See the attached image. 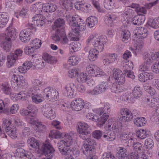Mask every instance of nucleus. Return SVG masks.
I'll use <instances>...</instances> for the list:
<instances>
[{
  "label": "nucleus",
  "instance_id": "f257e3e1",
  "mask_svg": "<svg viewBox=\"0 0 159 159\" xmlns=\"http://www.w3.org/2000/svg\"><path fill=\"white\" fill-rule=\"evenodd\" d=\"M107 42V37L105 36H98L97 35L90 36L88 39L87 42H90L95 48L91 49L89 52L88 56L91 61H93L97 58L99 52L102 51L104 48V44Z\"/></svg>",
  "mask_w": 159,
  "mask_h": 159
},
{
  "label": "nucleus",
  "instance_id": "f03ea898",
  "mask_svg": "<svg viewBox=\"0 0 159 159\" xmlns=\"http://www.w3.org/2000/svg\"><path fill=\"white\" fill-rule=\"evenodd\" d=\"M78 125L77 131L80 134V137L85 140L84 144L90 145L96 144L94 141L90 138V130L89 128V126L87 123L80 122L78 123Z\"/></svg>",
  "mask_w": 159,
  "mask_h": 159
},
{
  "label": "nucleus",
  "instance_id": "7ed1b4c3",
  "mask_svg": "<svg viewBox=\"0 0 159 159\" xmlns=\"http://www.w3.org/2000/svg\"><path fill=\"white\" fill-rule=\"evenodd\" d=\"M64 17L75 33L78 34L80 31H83L86 29L85 23L80 18H75L70 14H66Z\"/></svg>",
  "mask_w": 159,
  "mask_h": 159
},
{
  "label": "nucleus",
  "instance_id": "20e7f679",
  "mask_svg": "<svg viewBox=\"0 0 159 159\" xmlns=\"http://www.w3.org/2000/svg\"><path fill=\"white\" fill-rule=\"evenodd\" d=\"M108 124L105 126L106 130L103 134V138L107 141H112L115 139L118 135L119 129L116 123L109 120Z\"/></svg>",
  "mask_w": 159,
  "mask_h": 159
},
{
  "label": "nucleus",
  "instance_id": "39448f33",
  "mask_svg": "<svg viewBox=\"0 0 159 159\" xmlns=\"http://www.w3.org/2000/svg\"><path fill=\"white\" fill-rule=\"evenodd\" d=\"M57 146L60 152L62 155L70 156L66 157L65 159H74L72 157V154H74V152L69 147V142H65L61 140L57 143Z\"/></svg>",
  "mask_w": 159,
  "mask_h": 159
},
{
  "label": "nucleus",
  "instance_id": "423d86ee",
  "mask_svg": "<svg viewBox=\"0 0 159 159\" xmlns=\"http://www.w3.org/2000/svg\"><path fill=\"white\" fill-rule=\"evenodd\" d=\"M16 71L15 70L12 71L11 73V86L15 90H17L20 88L24 82V77L21 75L16 74Z\"/></svg>",
  "mask_w": 159,
  "mask_h": 159
},
{
  "label": "nucleus",
  "instance_id": "0eeeda50",
  "mask_svg": "<svg viewBox=\"0 0 159 159\" xmlns=\"http://www.w3.org/2000/svg\"><path fill=\"white\" fill-rule=\"evenodd\" d=\"M135 151L137 152L131 153L129 159H146V157L143 151L142 144L137 142L135 143L133 146Z\"/></svg>",
  "mask_w": 159,
  "mask_h": 159
},
{
  "label": "nucleus",
  "instance_id": "6e6552de",
  "mask_svg": "<svg viewBox=\"0 0 159 159\" xmlns=\"http://www.w3.org/2000/svg\"><path fill=\"white\" fill-rule=\"evenodd\" d=\"M31 8V9H30V11L32 13L35 14L32 18L33 22H34V23H36L37 25L40 23L41 25H42L46 21V18L42 15L39 14L40 11L35 4L32 5Z\"/></svg>",
  "mask_w": 159,
  "mask_h": 159
},
{
  "label": "nucleus",
  "instance_id": "1a4fd4ad",
  "mask_svg": "<svg viewBox=\"0 0 159 159\" xmlns=\"http://www.w3.org/2000/svg\"><path fill=\"white\" fill-rule=\"evenodd\" d=\"M7 103L2 100H0V113L2 111L7 115L15 114L19 108L18 104H14L12 105L9 109L7 108Z\"/></svg>",
  "mask_w": 159,
  "mask_h": 159
},
{
  "label": "nucleus",
  "instance_id": "9d476101",
  "mask_svg": "<svg viewBox=\"0 0 159 159\" xmlns=\"http://www.w3.org/2000/svg\"><path fill=\"white\" fill-rule=\"evenodd\" d=\"M53 109L51 104L47 103L43 106L41 108V111L44 116L52 120L56 116V113Z\"/></svg>",
  "mask_w": 159,
  "mask_h": 159
},
{
  "label": "nucleus",
  "instance_id": "9b49d317",
  "mask_svg": "<svg viewBox=\"0 0 159 159\" xmlns=\"http://www.w3.org/2000/svg\"><path fill=\"white\" fill-rule=\"evenodd\" d=\"M120 114L119 120L123 123L131 121L133 118V114L130 110L127 108H123L121 109Z\"/></svg>",
  "mask_w": 159,
  "mask_h": 159
},
{
  "label": "nucleus",
  "instance_id": "f8f14e48",
  "mask_svg": "<svg viewBox=\"0 0 159 159\" xmlns=\"http://www.w3.org/2000/svg\"><path fill=\"white\" fill-rule=\"evenodd\" d=\"M43 154L48 159H51L53 156L55 150L49 143H44L42 148Z\"/></svg>",
  "mask_w": 159,
  "mask_h": 159
},
{
  "label": "nucleus",
  "instance_id": "ddd939ff",
  "mask_svg": "<svg viewBox=\"0 0 159 159\" xmlns=\"http://www.w3.org/2000/svg\"><path fill=\"white\" fill-rule=\"evenodd\" d=\"M43 96L50 101L56 100L58 95V92L52 88H47L43 91Z\"/></svg>",
  "mask_w": 159,
  "mask_h": 159
},
{
  "label": "nucleus",
  "instance_id": "4468645a",
  "mask_svg": "<svg viewBox=\"0 0 159 159\" xmlns=\"http://www.w3.org/2000/svg\"><path fill=\"white\" fill-rule=\"evenodd\" d=\"M93 146L84 143L82 148L83 153L87 157H91L89 159H96V157L94 155L95 149L93 148Z\"/></svg>",
  "mask_w": 159,
  "mask_h": 159
},
{
  "label": "nucleus",
  "instance_id": "2eb2a0df",
  "mask_svg": "<svg viewBox=\"0 0 159 159\" xmlns=\"http://www.w3.org/2000/svg\"><path fill=\"white\" fill-rule=\"evenodd\" d=\"M37 55L36 54L32 55V58L30 60V68H32L33 69L38 68L42 69L45 65V64L43 61L39 62L40 60H39V59L36 56Z\"/></svg>",
  "mask_w": 159,
  "mask_h": 159
},
{
  "label": "nucleus",
  "instance_id": "dca6fc26",
  "mask_svg": "<svg viewBox=\"0 0 159 159\" xmlns=\"http://www.w3.org/2000/svg\"><path fill=\"white\" fill-rule=\"evenodd\" d=\"M134 34L136 38L143 39L147 37L148 34V31L146 28L139 27L134 30Z\"/></svg>",
  "mask_w": 159,
  "mask_h": 159
},
{
  "label": "nucleus",
  "instance_id": "f3484780",
  "mask_svg": "<svg viewBox=\"0 0 159 159\" xmlns=\"http://www.w3.org/2000/svg\"><path fill=\"white\" fill-rule=\"evenodd\" d=\"M109 85L107 82H103L97 85L91 92L92 95H97L104 92L108 89Z\"/></svg>",
  "mask_w": 159,
  "mask_h": 159
},
{
  "label": "nucleus",
  "instance_id": "a211bd4d",
  "mask_svg": "<svg viewBox=\"0 0 159 159\" xmlns=\"http://www.w3.org/2000/svg\"><path fill=\"white\" fill-rule=\"evenodd\" d=\"M70 105L73 110L80 111L84 107V101L80 98L73 100L71 102Z\"/></svg>",
  "mask_w": 159,
  "mask_h": 159
},
{
  "label": "nucleus",
  "instance_id": "6ab92c4d",
  "mask_svg": "<svg viewBox=\"0 0 159 159\" xmlns=\"http://www.w3.org/2000/svg\"><path fill=\"white\" fill-rule=\"evenodd\" d=\"M7 37L5 39L8 41L13 40L16 37V30L12 28V25L10 24L7 27L6 32Z\"/></svg>",
  "mask_w": 159,
  "mask_h": 159
},
{
  "label": "nucleus",
  "instance_id": "aec40b11",
  "mask_svg": "<svg viewBox=\"0 0 159 159\" xmlns=\"http://www.w3.org/2000/svg\"><path fill=\"white\" fill-rule=\"evenodd\" d=\"M30 125L35 130H38L39 132H43L46 129V126L41 122H38L37 119L33 120L30 118Z\"/></svg>",
  "mask_w": 159,
  "mask_h": 159
},
{
  "label": "nucleus",
  "instance_id": "412c9836",
  "mask_svg": "<svg viewBox=\"0 0 159 159\" xmlns=\"http://www.w3.org/2000/svg\"><path fill=\"white\" fill-rule=\"evenodd\" d=\"M65 21L64 18L61 17L56 19L54 22V24L52 25L53 30L59 29L61 31H63Z\"/></svg>",
  "mask_w": 159,
  "mask_h": 159
},
{
  "label": "nucleus",
  "instance_id": "4be33fe9",
  "mask_svg": "<svg viewBox=\"0 0 159 159\" xmlns=\"http://www.w3.org/2000/svg\"><path fill=\"white\" fill-rule=\"evenodd\" d=\"M30 29H25L21 31L20 34V39L24 43H28L30 40Z\"/></svg>",
  "mask_w": 159,
  "mask_h": 159
},
{
  "label": "nucleus",
  "instance_id": "5701e85b",
  "mask_svg": "<svg viewBox=\"0 0 159 159\" xmlns=\"http://www.w3.org/2000/svg\"><path fill=\"white\" fill-rule=\"evenodd\" d=\"M57 8V6L55 4L46 3L43 5L41 11L44 12H53L56 10Z\"/></svg>",
  "mask_w": 159,
  "mask_h": 159
},
{
  "label": "nucleus",
  "instance_id": "b1692460",
  "mask_svg": "<svg viewBox=\"0 0 159 159\" xmlns=\"http://www.w3.org/2000/svg\"><path fill=\"white\" fill-rule=\"evenodd\" d=\"M130 7L135 8V11L139 15H143L147 13V11L146 8L144 7H140L139 4L133 3Z\"/></svg>",
  "mask_w": 159,
  "mask_h": 159
},
{
  "label": "nucleus",
  "instance_id": "393cba45",
  "mask_svg": "<svg viewBox=\"0 0 159 159\" xmlns=\"http://www.w3.org/2000/svg\"><path fill=\"white\" fill-rule=\"evenodd\" d=\"M60 3L62 8L66 11L71 10L72 8L71 0H60Z\"/></svg>",
  "mask_w": 159,
  "mask_h": 159
},
{
  "label": "nucleus",
  "instance_id": "a878e982",
  "mask_svg": "<svg viewBox=\"0 0 159 159\" xmlns=\"http://www.w3.org/2000/svg\"><path fill=\"white\" fill-rule=\"evenodd\" d=\"M72 86H74V84L72 83L66 85L65 87L64 93L65 96L68 97L70 98L73 97V92L72 89H73Z\"/></svg>",
  "mask_w": 159,
  "mask_h": 159
},
{
  "label": "nucleus",
  "instance_id": "bb28decb",
  "mask_svg": "<svg viewBox=\"0 0 159 159\" xmlns=\"http://www.w3.org/2000/svg\"><path fill=\"white\" fill-rule=\"evenodd\" d=\"M18 59V58H17L13 53H11L8 55L7 57V66L10 68L14 66L16 60Z\"/></svg>",
  "mask_w": 159,
  "mask_h": 159
},
{
  "label": "nucleus",
  "instance_id": "cd10ccee",
  "mask_svg": "<svg viewBox=\"0 0 159 159\" xmlns=\"http://www.w3.org/2000/svg\"><path fill=\"white\" fill-rule=\"evenodd\" d=\"M43 58L45 61L44 62L45 65L46 62L50 64H52L56 63L57 61V60L55 57L49 55L47 53L43 54Z\"/></svg>",
  "mask_w": 159,
  "mask_h": 159
},
{
  "label": "nucleus",
  "instance_id": "c85d7f7f",
  "mask_svg": "<svg viewBox=\"0 0 159 159\" xmlns=\"http://www.w3.org/2000/svg\"><path fill=\"white\" fill-rule=\"evenodd\" d=\"M62 36H66V34L64 31H61V30L57 29L56 31L54 34L52 36V39L55 42L60 41Z\"/></svg>",
  "mask_w": 159,
  "mask_h": 159
},
{
  "label": "nucleus",
  "instance_id": "c756f323",
  "mask_svg": "<svg viewBox=\"0 0 159 159\" xmlns=\"http://www.w3.org/2000/svg\"><path fill=\"white\" fill-rule=\"evenodd\" d=\"M30 97L29 92L25 91L24 93L21 92L16 94H15V98L17 100H23L24 99H25V100H26V99H28Z\"/></svg>",
  "mask_w": 159,
  "mask_h": 159
},
{
  "label": "nucleus",
  "instance_id": "7c9ffc66",
  "mask_svg": "<svg viewBox=\"0 0 159 159\" xmlns=\"http://www.w3.org/2000/svg\"><path fill=\"white\" fill-rule=\"evenodd\" d=\"M146 102L148 105L153 108H157L159 106V102L157 98H147Z\"/></svg>",
  "mask_w": 159,
  "mask_h": 159
},
{
  "label": "nucleus",
  "instance_id": "2f4dec72",
  "mask_svg": "<svg viewBox=\"0 0 159 159\" xmlns=\"http://www.w3.org/2000/svg\"><path fill=\"white\" fill-rule=\"evenodd\" d=\"M86 23L89 28H93L97 25L98 19L94 16H91L87 18Z\"/></svg>",
  "mask_w": 159,
  "mask_h": 159
},
{
  "label": "nucleus",
  "instance_id": "473e14b6",
  "mask_svg": "<svg viewBox=\"0 0 159 159\" xmlns=\"http://www.w3.org/2000/svg\"><path fill=\"white\" fill-rule=\"evenodd\" d=\"M145 20L144 16L139 17L138 16H135L132 19V22L135 25H141L143 24Z\"/></svg>",
  "mask_w": 159,
  "mask_h": 159
},
{
  "label": "nucleus",
  "instance_id": "72a5a7b5",
  "mask_svg": "<svg viewBox=\"0 0 159 159\" xmlns=\"http://www.w3.org/2000/svg\"><path fill=\"white\" fill-rule=\"evenodd\" d=\"M149 132L144 129H140L136 132V135L138 138L142 139L148 137Z\"/></svg>",
  "mask_w": 159,
  "mask_h": 159
},
{
  "label": "nucleus",
  "instance_id": "f704fd0d",
  "mask_svg": "<svg viewBox=\"0 0 159 159\" xmlns=\"http://www.w3.org/2000/svg\"><path fill=\"white\" fill-rule=\"evenodd\" d=\"M116 18L115 16L113 15H109L106 16L105 21L109 26L111 27L113 25V21Z\"/></svg>",
  "mask_w": 159,
  "mask_h": 159
},
{
  "label": "nucleus",
  "instance_id": "c9c22d12",
  "mask_svg": "<svg viewBox=\"0 0 159 159\" xmlns=\"http://www.w3.org/2000/svg\"><path fill=\"white\" fill-rule=\"evenodd\" d=\"M8 21V16L4 14H0V28L5 26Z\"/></svg>",
  "mask_w": 159,
  "mask_h": 159
},
{
  "label": "nucleus",
  "instance_id": "e433bc0d",
  "mask_svg": "<svg viewBox=\"0 0 159 159\" xmlns=\"http://www.w3.org/2000/svg\"><path fill=\"white\" fill-rule=\"evenodd\" d=\"M42 44L41 41L39 39H35L31 41L30 47L31 49H37L39 48Z\"/></svg>",
  "mask_w": 159,
  "mask_h": 159
},
{
  "label": "nucleus",
  "instance_id": "4c0bfd02",
  "mask_svg": "<svg viewBox=\"0 0 159 159\" xmlns=\"http://www.w3.org/2000/svg\"><path fill=\"white\" fill-rule=\"evenodd\" d=\"M130 33L128 30H123L121 33L122 41L125 43H127L130 39Z\"/></svg>",
  "mask_w": 159,
  "mask_h": 159
},
{
  "label": "nucleus",
  "instance_id": "58836bf2",
  "mask_svg": "<svg viewBox=\"0 0 159 159\" xmlns=\"http://www.w3.org/2000/svg\"><path fill=\"white\" fill-rule=\"evenodd\" d=\"M32 100L33 102L36 103L38 104L42 102L43 100L42 99V96L40 94H34V93H32Z\"/></svg>",
  "mask_w": 159,
  "mask_h": 159
},
{
  "label": "nucleus",
  "instance_id": "ea45409f",
  "mask_svg": "<svg viewBox=\"0 0 159 159\" xmlns=\"http://www.w3.org/2000/svg\"><path fill=\"white\" fill-rule=\"evenodd\" d=\"M134 124L137 126H143L146 123V120L143 117L134 118Z\"/></svg>",
  "mask_w": 159,
  "mask_h": 159
},
{
  "label": "nucleus",
  "instance_id": "a19ab883",
  "mask_svg": "<svg viewBox=\"0 0 159 159\" xmlns=\"http://www.w3.org/2000/svg\"><path fill=\"white\" fill-rule=\"evenodd\" d=\"M132 93L134 98H138L140 97L142 93L140 86L137 85L134 87Z\"/></svg>",
  "mask_w": 159,
  "mask_h": 159
},
{
  "label": "nucleus",
  "instance_id": "79ce46f5",
  "mask_svg": "<svg viewBox=\"0 0 159 159\" xmlns=\"http://www.w3.org/2000/svg\"><path fill=\"white\" fill-rule=\"evenodd\" d=\"M2 127H5L6 130H10L11 128L12 127V125H11V122L9 120H7L5 118L2 119Z\"/></svg>",
  "mask_w": 159,
  "mask_h": 159
},
{
  "label": "nucleus",
  "instance_id": "37998d69",
  "mask_svg": "<svg viewBox=\"0 0 159 159\" xmlns=\"http://www.w3.org/2000/svg\"><path fill=\"white\" fill-rule=\"evenodd\" d=\"M30 68V63L29 62L25 63L23 64L22 66H19L18 68L19 72L22 73L26 72Z\"/></svg>",
  "mask_w": 159,
  "mask_h": 159
},
{
  "label": "nucleus",
  "instance_id": "c03bdc74",
  "mask_svg": "<svg viewBox=\"0 0 159 159\" xmlns=\"http://www.w3.org/2000/svg\"><path fill=\"white\" fill-rule=\"evenodd\" d=\"M49 135L50 137L54 139L60 138L62 136V134L61 132L55 130H51Z\"/></svg>",
  "mask_w": 159,
  "mask_h": 159
},
{
  "label": "nucleus",
  "instance_id": "a18cd8bd",
  "mask_svg": "<svg viewBox=\"0 0 159 159\" xmlns=\"http://www.w3.org/2000/svg\"><path fill=\"white\" fill-rule=\"evenodd\" d=\"M37 112V109L35 106L30 105V118L33 120L37 119L36 118V113Z\"/></svg>",
  "mask_w": 159,
  "mask_h": 159
},
{
  "label": "nucleus",
  "instance_id": "49530a36",
  "mask_svg": "<svg viewBox=\"0 0 159 159\" xmlns=\"http://www.w3.org/2000/svg\"><path fill=\"white\" fill-rule=\"evenodd\" d=\"M147 24L150 27L153 28H157L158 27V24L157 19H149L147 22Z\"/></svg>",
  "mask_w": 159,
  "mask_h": 159
},
{
  "label": "nucleus",
  "instance_id": "de8ad7c7",
  "mask_svg": "<svg viewBox=\"0 0 159 159\" xmlns=\"http://www.w3.org/2000/svg\"><path fill=\"white\" fill-rule=\"evenodd\" d=\"M109 116L106 113L103 114L100 118H99L98 121V124L100 126H102L108 119Z\"/></svg>",
  "mask_w": 159,
  "mask_h": 159
},
{
  "label": "nucleus",
  "instance_id": "09e8293b",
  "mask_svg": "<svg viewBox=\"0 0 159 159\" xmlns=\"http://www.w3.org/2000/svg\"><path fill=\"white\" fill-rule=\"evenodd\" d=\"M96 69L94 66L91 64L86 67V70L89 74H90L91 76H94Z\"/></svg>",
  "mask_w": 159,
  "mask_h": 159
},
{
  "label": "nucleus",
  "instance_id": "8fccbe9b",
  "mask_svg": "<svg viewBox=\"0 0 159 159\" xmlns=\"http://www.w3.org/2000/svg\"><path fill=\"white\" fill-rule=\"evenodd\" d=\"M11 130H6L7 133L12 139H15L17 137V134H16V127L11 128Z\"/></svg>",
  "mask_w": 159,
  "mask_h": 159
},
{
  "label": "nucleus",
  "instance_id": "3c124183",
  "mask_svg": "<svg viewBox=\"0 0 159 159\" xmlns=\"http://www.w3.org/2000/svg\"><path fill=\"white\" fill-rule=\"evenodd\" d=\"M143 58L145 60L144 62L147 65H150L152 63L151 55L148 52H145L143 54Z\"/></svg>",
  "mask_w": 159,
  "mask_h": 159
},
{
  "label": "nucleus",
  "instance_id": "603ef678",
  "mask_svg": "<svg viewBox=\"0 0 159 159\" xmlns=\"http://www.w3.org/2000/svg\"><path fill=\"white\" fill-rule=\"evenodd\" d=\"M1 47L6 52H9L11 48V43L10 41L7 40L2 43Z\"/></svg>",
  "mask_w": 159,
  "mask_h": 159
},
{
  "label": "nucleus",
  "instance_id": "864d4df0",
  "mask_svg": "<svg viewBox=\"0 0 159 159\" xmlns=\"http://www.w3.org/2000/svg\"><path fill=\"white\" fill-rule=\"evenodd\" d=\"M111 89L112 92L116 93H120L123 90V89L120 86H118L114 84H112Z\"/></svg>",
  "mask_w": 159,
  "mask_h": 159
},
{
  "label": "nucleus",
  "instance_id": "5fc2aeb1",
  "mask_svg": "<svg viewBox=\"0 0 159 159\" xmlns=\"http://www.w3.org/2000/svg\"><path fill=\"white\" fill-rule=\"evenodd\" d=\"M144 145L147 149H152L154 146L153 140L150 138L146 139L145 141Z\"/></svg>",
  "mask_w": 159,
  "mask_h": 159
},
{
  "label": "nucleus",
  "instance_id": "6e6d98bb",
  "mask_svg": "<svg viewBox=\"0 0 159 159\" xmlns=\"http://www.w3.org/2000/svg\"><path fill=\"white\" fill-rule=\"evenodd\" d=\"M113 77L115 79H116V77H120L122 75L125 76L124 73L121 70L119 69H113Z\"/></svg>",
  "mask_w": 159,
  "mask_h": 159
},
{
  "label": "nucleus",
  "instance_id": "4d7b16f0",
  "mask_svg": "<svg viewBox=\"0 0 159 159\" xmlns=\"http://www.w3.org/2000/svg\"><path fill=\"white\" fill-rule=\"evenodd\" d=\"M113 5L112 0H105L104 2V6L108 10H111L113 7Z\"/></svg>",
  "mask_w": 159,
  "mask_h": 159
},
{
  "label": "nucleus",
  "instance_id": "13d9d810",
  "mask_svg": "<svg viewBox=\"0 0 159 159\" xmlns=\"http://www.w3.org/2000/svg\"><path fill=\"white\" fill-rule=\"evenodd\" d=\"M16 155L17 157H22L24 156L26 157L27 155L25 153V150L22 148H18L16 150Z\"/></svg>",
  "mask_w": 159,
  "mask_h": 159
},
{
  "label": "nucleus",
  "instance_id": "bf43d9fd",
  "mask_svg": "<svg viewBox=\"0 0 159 159\" xmlns=\"http://www.w3.org/2000/svg\"><path fill=\"white\" fill-rule=\"evenodd\" d=\"M126 149L123 148H120L118 152V157L119 159H122L126 157L127 154L125 151Z\"/></svg>",
  "mask_w": 159,
  "mask_h": 159
},
{
  "label": "nucleus",
  "instance_id": "052dcab7",
  "mask_svg": "<svg viewBox=\"0 0 159 159\" xmlns=\"http://www.w3.org/2000/svg\"><path fill=\"white\" fill-rule=\"evenodd\" d=\"M87 79V76L86 73H81L77 78L78 81L80 82H86Z\"/></svg>",
  "mask_w": 159,
  "mask_h": 159
},
{
  "label": "nucleus",
  "instance_id": "680f3d73",
  "mask_svg": "<svg viewBox=\"0 0 159 159\" xmlns=\"http://www.w3.org/2000/svg\"><path fill=\"white\" fill-rule=\"evenodd\" d=\"M73 134L72 133H67L64 135V140H62L66 142V141L69 142V145L72 143V139Z\"/></svg>",
  "mask_w": 159,
  "mask_h": 159
},
{
  "label": "nucleus",
  "instance_id": "e2e57ef3",
  "mask_svg": "<svg viewBox=\"0 0 159 159\" xmlns=\"http://www.w3.org/2000/svg\"><path fill=\"white\" fill-rule=\"evenodd\" d=\"M81 6V10L84 11L86 12H89V11L91 9V6L90 4L88 3H82Z\"/></svg>",
  "mask_w": 159,
  "mask_h": 159
},
{
  "label": "nucleus",
  "instance_id": "0e129e2a",
  "mask_svg": "<svg viewBox=\"0 0 159 159\" xmlns=\"http://www.w3.org/2000/svg\"><path fill=\"white\" fill-rule=\"evenodd\" d=\"M115 82L116 84L119 85L123 84L125 82V76H123L118 77H116V79H115Z\"/></svg>",
  "mask_w": 159,
  "mask_h": 159
},
{
  "label": "nucleus",
  "instance_id": "69168bd1",
  "mask_svg": "<svg viewBox=\"0 0 159 159\" xmlns=\"http://www.w3.org/2000/svg\"><path fill=\"white\" fill-rule=\"evenodd\" d=\"M108 57L110 59L111 63H116L118 61V57L117 55L114 53L111 54H109Z\"/></svg>",
  "mask_w": 159,
  "mask_h": 159
},
{
  "label": "nucleus",
  "instance_id": "338daca9",
  "mask_svg": "<svg viewBox=\"0 0 159 159\" xmlns=\"http://www.w3.org/2000/svg\"><path fill=\"white\" fill-rule=\"evenodd\" d=\"M125 63V65L123 66L124 70H130L132 69L133 68V65L131 63V61H125L124 62Z\"/></svg>",
  "mask_w": 159,
  "mask_h": 159
},
{
  "label": "nucleus",
  "instance_id": "774afa93",
  "mask_svg": "<svg viewBox=\"0 0 159 159\" xmlns=\"http://www.w3.org/2000/svg\"><path fill=\"white\" fill-rule=\"evenodd\" d=\"M78 75V72L75 68H73L68 71V76L70 78H73Z\"/></svg>",
  "mask_w": 159,
  "mask_h": 159
}]
</instances>
